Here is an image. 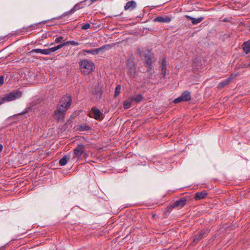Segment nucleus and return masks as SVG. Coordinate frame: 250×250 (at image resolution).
Instances as JSON below:
<instances>
[{
	"label": "nucleus",
	"instance_id": "8",
	"mask_svg": "<svg viewBox=\"0 0 250 250\" xmlns=\"http://www.w3.org/2000/svg\"><path fill=\"white\" fill-rule=\"evenodd\" d=\"M127 66L128 67V73L132 77H134L136 73V67L133 59L130 57L127 61Z\"/></svg>",
	"mask_w": 250,
	"mask_h": 250
},
{
	"label": "nucleus",
	"instance_id": "31",
	"mask_svg": "<svg viewBox=\"0 0 250 250\" xmlns=\"http://www.w3.org/2000/svg\"><path fill=\"white\" fill-rule=\"evenodd\" d=\"M175 208V207H174V205L173 203L171 204L170 205L168 206L167 208H166V211L165 212V214H167V213H169L170 212V211L174 208Z\"/></svg>",
	"mask_w": 250,
	"mask_h": 250
},
{
	"label": "nucleus",
	"instance_id": "26",
	"mask_svg": "<svg viewBox=\"0 0 250 250\" xmlns=\"http://www.w3.org/2000/svg\"><path fill=\"white\" fill-rule=\"evenodd\" d=\"M83 52L87 53L88 54H91L93 55H96L99 54L98 50L97 48L94 49H89V50H83Z\"/></svg>",
	"mask_w": 250,
	"mask_h": 250
},
{
	"label": "nucleus",
	"instance_id": "11",
	"mask_svg": "<svg viewBox=\"0 0 250 250\" xmlns=\"http://www.w3.org/2000/svg\"><path fill=\"white\" fill-rule=\"evenodd\" d=\"M208 234L207 231L201 230L198 233L195 235L193 239V242L197 243L200 241L204 237L206 236Z\"/></svg>",
	"mask_w": 250,
	"mask_h": 250
},
{
	"label": "nucleus",
	"instance_id": "7",
	"mask_svg": "<svg viewBox=\"0 0 250 250\" xmlns=\"http://www.w3.org/2000/svg\"><path fill=\"white\" fill-rule=\"evenodd\" d=\"M71 103L72 100L71 96L66 94L62 98L58 105H62V107L68 109L71 105Z\"/></svg>",
	"mask_w": 250,
	"mask_h": 250
},
{
	"label": "nucleus",
	"instance_id": "12",
	"mask_svg": "<svg viewBox=\"0 0 250 250\" xmlns=\"http://www.w3.org/2000/svg\"><path fill=\"white\" fill-rule=\"evenodd\" d=\"M171 18L168 16H157L154 19V21L161 23H169L171 21Z\"/></svg>",
	"mask_w": 250,
	"mask_h": 250
},
{
	"label": "nucleus",
	"instance_id": "40",
	"mask_svg": "<svg viewBox=\"0 0 250 250\" xmlns=\"http://www.w3.org/2000/svg\"><path fill=\"white\" fill-rule=\"evenodd\" d=\"M231 19L228 18H225L222 20L223 22H230Z\"/></svg>",
	"mask_w": 250,
	"mask_h": 250
},
{
	"label": "nucleus",
	"instance_id": "15",
	"mask_svg": "<svg viewBox=\"0 0 250 250\" xmlns=\"http://www.w3.org/2000/svg\"><path fill=\"white\" fill-rule=\"evenodd\" d=\"M234 76L231 75L230 77L225 80L224 81L220 82L218 85L219 89H222L227 85H228L234 78Z\"/></svg>",
	"mask_w": 250,
	"mask_h": 250
},
{
	"label": "nucleus",
	"instance_id": "9",
	"mask_svg": "<svg viewBox=\"0 0 250 250\" xmlns=\"http://www.w3.org/2000/svg\"><path fill=\"white\" fill-rule=\"evenodd\" d=\"M144 57L145 58V66L147 68H151L152 64V55L150 50L147 49V53L144 54Z\"/></svg>",
	"mask_w": 250,
	"mask_h": 250
},
{
	"label": "nucleus",
	"instance_id": "10",
	"mask_svg": "<svg viewBox=\"0 0 250 250\" xmlns=\"http://www.w3.org/2000/svg\"><path fill=\"white\" fill-rule=\"evenodd\" d=\"M187 200L185 197H182L173 203L174 207L179 208H182L187 203Z\"/></svg>",
	"mask_w": 250,
	"mask_h": 250
},
{
	"label": "nucleus",
	"instance_id": "13",
	"mask_svg": "<svg viewBox=\"0 0 250 250\" xmlns=\"http://www.w3.org/2000/svg\"><path fill=\"white\" fill-rule=\"evenodd\" d=\"M137 6V3L134 0H130L126 2L124 9L125 10H133Z\"/></svg>",
	"mask_w": 250,
	"mask_h": 250
},
{
	"label": "nucleus",
	"instance_id": "20",
	"mask_svg": "<svg viewBox=\"0 0 250 250\" xmlns=\"http://www.w3.org/2000/svg\"><path fill=\"white\" fill-rule=\"evenodd\" d=\"M30 53L31 54L33 53H41V54H44V55H48L49 52H48L47 49H32L30 52Z\"/></svg>",
	"mask_w": 250,
	"mask_h": 250
},
{
	"label": "nucleus",
	"instance_id": "3",
	"mask_svg": "<svg viewBox=\"0 0 250 250\" xmlns=\"http://www.w3.org/2000/svg\"><path fill=\"white\" fill-rule=\"evenodd\" d=\"M67 109V108L62 107V105L58 104L57 109L55 112V119L58 122L63 120Z\"/></svg>",
	"mask_w": 250,
	"mask_h": 250
},
{
	"label": "nucleus",
	"instance_id": "36",
	"mask_svg": "<svg viewBox=\"0 0 250 250\" xmlns=\"http://www.w3.org/2000/svg\"><path fill=\"white\" fill-rule=\"evenodd\" d=\"M6 102H7V100H6V97H5V95L3 97L0 98V105H1L3 103Z\"/></svg>",
	"mask_w": 250,
	"mask_h": 250
},
{
	"label": "nucleus",
	"instance_id": "39",
	"mask_svg": "<svg viewBox=\"0 0 250 250\" xmlns=\"http://www.w3.org/2000/svg\"><path fill=\"white\" fill-rule=\"evenodd\" d=\"M4 83V76H0V85H2Z\"/></svg>",
	"mask_w": 250,
	"mask_h": 250
},
{
	"label": "nucleus",
	"instance_id": "37",
	"mask_svg": "<svg viewBox=\"0 0 250 250\" xmlns=\"http://www.w3.org/2000/svg\"><path fill=\"white\" fill-rule=\"evenodd\" d=\"M136 53L139 55L140 56H142V51L140 48L137 47L136 49Z\"/></svg>",
	"mask_w": 250,
	"mask_h": 250
},
{
	"label": "nucleus",
	"instance_id": "16",
	"mask_svg": "<svg viewBox=\"0 0 250 250\" xmlns=\"http://www.w3.org/2000/svg\"><path fill=\"white\" fill-rule=\"evenodd\" d=\"M91 111L93 114V117L95 120H98L100 119V116L103 115L102 112H101L100 110L97 108L96 107H93L91 109Z\"/></svg>",
	"mask_w": 250,
	"mask_h": 250
},
{
	"label": "nucleus",
	"instance_id": "28",
	"mask_svg": "<svg viewBox=\"0 0 250 250\" xmlns=\"http://www.w3.org/2000/svg\"><path fill=\"white\" fill-rule=\"evenodd\" d=\"M90 129V127L86 125H81L79 127V130L80 131H87Z\"/></svg>",
	"mask_w": 250,
	"mask_h": 250
},
{
	"label": "nucleus",
	"instance_id": "38",
	"mask_svg": "<svg viewBox=\"0 0 250 250\" xmlns=\"http://www.w3.org/2000/svg\"><path fill=\"white\" fill-rule=\"evenodd\" d=\"M74 13L73 12H70V10L69 11H68L65 13H64L62 15V17H63V16H67V15H68L69 14H72Z\"/></svg>",
	"mask_w": 250,
	"mask_h": 250
},
{
	"label": "nucleus",
	"instance_id": "4",
	"mask_svg": "<svg viewBox=\"0 0 250 250\" xmlns=\"http://www.w3.org/2000/svg\"><path fill=\"white\" fill-rule=\"evenodd\" d=\"M22 92L19 90H16L10 92L8 94H5L7 102H10L19 99L22 96Z\"/></svg>",
	"mask_w": 250,
	"mask_h": 250
},
{
	"label": "nucleus",
	"instance_id": "24",
	"mask_svg": "<svg viewBox=\"0 0 250 250\" xmlns=\"http://www.w3.org/2000/svg\"><path fill=\"white\" fill-rule=\"evenodd\" d=\"M132 103V101L130 98L128 100L125 101L123 104L124 109H127L131 107Z\"/></svg>",
	"mask_w": 250,
	"mask_h": 250
},
{
	"label": "nucleus",
	"instance_id": "18",
	"mask_svg": "<svg viewBox=\"0 0 250 250\" xmlns=\"http://www.w3.org/2000/svg\"><path fill=\"white\" fill-rule=\"evenodd\" d=\"M161 74H162L163 78H164L166 75V70H167V62L165 58H163L161 65Z\"/></svg>",
	"mask_w": 250,
	"mask_h": 250
},
{
	"label": "nucleus",
	"instance_id": "17",
	"mask_svg": "<svg viewBox=\"0 0 250 250\" xmlns=\"http://www.w3.org/2000/svg\"><path fill=\"white\" fill-rule=\"evenodd\" d=\"M207 195L208 193L205 190L197 192L195 195V199L196 200L203 199L205 198Z\"/></svg>",
	"mask_w": 250,
	"mask_h": 250
},
{
	"label": "nucleus",
	"instance_id": "1",
	"mask_svg": "<svg viewBox=\"0 0 250 250\" xmlns=\"http://www.w3.org/2000/svg\"><path fill=\"white\" fill-rule=\"evenodd\" d=\"M94 63L86 59L83 60L79 62L81 72L84 75H88L92 72Z\"/></svg>",
	"mask_w": 250,
	"mask_h": 250
},
{
	"label": "nucleus",
	"instance_id": "22",
	"mask_svg": "<svg viewBox=\"0 0 250 250\" xmlns=\"http://www.w3.org/2000/svg\"><path fill=\"white\" fill-rule=\"evenodd\" d=\"M62 47H63V43H62L58 45L57 46H54V47H51L50 48H48L47 50L49 52L48 55L50 54L52 52H54L57 51V50L62 48Z\"/></svg>",
	"mask_w": 250,
	"mask_h": 250
},
{
	"label": "nucleus",
	"instance_id": "29",
	"mask_svg": "<svg viewBox=\"0 0 250 250\" xmlns=\"http://www.w3.org/2000/svg\"><path fill=\"white\" fill-rule=\"evenodd\" d=\"M121 89V86L120 84H118L116 86L115 93H114L115 97H117V96H118L119 95V94L121 92V91H120Z\"/></svg>",
	"mask_w": 250,
	"mask_h": 250
},
{
	"label": "nucleus",
	"instance_id": "32",
	"mask_svg": "<svg viewBox=\"0 0 250 250\" xmlns=\"http://www.w3.org/2000/svg\"><path fill=\"white\" fill-rule=\"evenodd\" d=\"M147 78L149 79L151 78L153 73H154V71L152 69V68H147Z\"/></svg>",
	"mask_w": 250,
	"mask_h": 250
},
{
	"label": "nucleus",
	"instance_id": "42",
	"mask_svg": "<svg viewBox=\"0 0 250 250\" xmlns=\"http://www.w3.org/2000/svg\"><path fill=\"white\" fill-rule=\"evenodd\" d=\"M3 148V146L1 144H0V152H1Z\"/></svg>",
	"mask_w": 250,
	"mask_h": 250
},
{
	"label": "nucleus",
	"instance_id": "43",
	"mask_svg": "<svg viewBox=\"0 0 250 250\" xmlns=\"http://www.w3.org/2000/svg\"><path fill=\"white\" fill-rule=\"evenodd\" d=\"M90 45H91V46H95V45L92 44V43H90Z\"/></svg>",
	"mask_w": 250,
	"mask_h": 250
},
{
	"label": "nucleus",
	"instance_id": "23",
	"mask_svg": "<svg viewBox=\"0 0 250 250\" xmlns=\"http://www.w3.org/2000/svg\"><path fill=\"white\" fill-rule=\"evenodd\" d=\"M88 0H84L83 1H82V2H81L76 5H74V6L71 9H70V12H73L74 13L75 11H76L77 10H79L82 8L83 7V6H80V5L83 3V2H85L87 1Z\"/></svg>",
	"mask_w": 250,
	"mask_h": 250
},
{
	"label": "nucleus",
	"instance_id": "34",
	"mask_svg": "<svg viewBox=\"0 0 250 250\" xmlns=\"http://www.w3.org/2000/svg\"><path fill=\"white\" fill-rule=\"evenodd\" d=\"M90 24L86 23L82 26L81 29L83 30L88 29L90 28Z\"/></svg>",
	"mask_w": 250,
	"mask_h": 250
},
{
	"label": "nucleus",
	"instance_id": "19",
	"mask_svg": "<svg viewBox=\"0 0 250 250\" xmlns=\"http://www.w3.org/2000/svg\"><path fill=\"white\" fill-rule=\"evenodd\" d=\"M242 47L246 54L250 53V40L244 42L242 45Z\"/></svg>",
	"mask_w": 250,
	"mask_h": 250
},
{
	"label": "nucleus",
	"instance_id": "25",
	"mask_svg": "<svg viewBox=\"0 0 250 250\" xmlns=\"http://www.w3.org/2000/svg\"><path fill=\"white\" fill-rule=\"evenodd\" d=\"M63 46L68 45L69 44L72 45L73 46H78L80 44V43L77 42H75L74 41H68L66 42H64L62 43Z\"/></svg>",
	"mask_w": 250,
	"mask_h": 250
},
{
	"label": "nucleus",
	"instance_id": "2",
	"mask_svg": "<svg viewBox=\"0 0 250 250\" xmlns=\"http://www.w3.org/2000/svg\"><path fill=\"white\" fill-rule=\"evenodd\" d=\"M74 156L73 157V159L76 158L77 160H79L81 158L82 156H84L86 153V148L85 146L83 144L78 145L74 149Z\"/></svg>",
	"mask_w": 250,
	"mask_h": 250
},
{
	"label": "nucleus",
	"instance_id": "33",
	"mask_svg": "<svg viewBox=\"0 0 250 250\" xmlns=\"http://www.w3.org/2000/svg\"><path fill=\"white\" fill-rule=\"evenodd\" d=\"M31 107L26 108L22 112L18 114L19 115H23L24 114L27 113L31 110Z\"/></svg>",
	"mask_w": 250,
	"mask_h": 250
},
{
	"label": "nucleus",
	"instance_id": "41",
	"mask_svg": "<svg viewBox=\"0 0 250 250\" xmlns=\"http://www.w3.org/2000/svg\"><path fill=\"white\" fill-rule=\"evenodd\" d=\"M97 0H90L91 2H90L89 4H88V5H91L92 3H93L95 2H96V1H97Z\"/></svg>",
	"mask_w": 250,
	"mask_h": 250
},
{
	"label": "nucleus",
	"instance_id": "27",
	"mask_svg": "<svg viewBox=\"0 0 250 250\" xmlns=\"http://www.w3.org/2000/svg\"><path fill=\"white\" fill-rule=\"evenodd\" d=\"M67 157L66 156H64L62 159L60 160L59 164L61 166H65L67 162Z\"/></svg>",
	"mask_w": 250,
	"mask_h": 250
},
{
	"label": "nucleus",
	"instance_id": "5",
	"mask_svg": "<svg viewBox=\"0 0 250 250\" xmlns=\"http://www.w3.org/2000/svg\"><path fill=\"white\" fill-rule=\"evenodd\" d=\"M191 100V94L188 91H184L180 96L174 100L175 104H178L182 102H188Z\"/></svg>",
	"mask_w": 250,
	"mask_h": 250
},
{
	"label": "nucleus",
	"instance_id": "14",
	"mask_svg": "<svg viewBox=\"0 0 250 250\" xmlns=\"http://www.w3.org/2000/svg\"><path fill=\"white\" fill-rule=\"evenodd\" d=\"M185 17L187 18V19L190 20L191 21V23L194 25L197 24L204 20V17H200L198 18H194L187 15L185 16Z\"/></svg>",
	"mask_w": 250,
	"mask_h": 250
},
{
	"label": "nucleus",
	"instance_id": "35",
	"mask_svg": "<svg viewBox=\"0 0 250 250\" xmlns=\"http://www.w3.org/2000/svg\"><path fill=\"white\" fill-rule=\"evenodd\" d=\"M63 37L62 36H59V37L56 38L55 42H61L63 40Z\"/></svg>",
	"mask_w": 250,
	"mask_h": 250
},
{
	"label": "nucleus",
	"instance_id": "44",
	"mask_svg": "<svg viewBox=\"0 0 250 250\" xmlns=\"http://www.w3.org/2000/svg\"><path fill=\"white\" fill-rule=\"evenodd\" d=\"M33 25H30L29 27H33Z\"/></svg>",
	"mask_w": 250,
	"mask_h": 250
},
{
	"label": "nucleus",
	"instance_id": "6",
	"mask_svg": "<svg viewBox=\"0 0 250 250\" xmlns=\"http://www.w3.org/2000/svg\"><path fill=\"white\" fill-rule=\"evenodd\" d=\"M92 93L95 96V100L96 101H100L103 93L102 86L99 83L96 84L93 89Z\"/></svg>",
	"mask_w": 250,
	"mask_h": 250
},
{
	"label": "nucleus",
	"instance_id": "21",
	"mask_svg": "<svg viewBox=\"0 0 250 250\" xmlns=\"http://www.w3.org/2000/svg\"><path fill=\"white\" fill-rule=\"evenodd\" d=\"M132 102H135L136 103H140L144 99L143 96L141 94H138L130 97Z\"/></svg>",
	"mask_w": 250,
	"mask_h": 250
},
{
	"label": "nucleus",
	"instance_id": "30",
	"mask_svg": "<svg viewBox=\"0 0 250 250\" xmlns=\"http://www.w3.org/2000/svg\"><path fill=\"white\" fill-rule=\"evenodd\" d=\"M111 47V45L110 44H106L102 46V47L97 48V50H98V52L99 53L100 51H103L104 49H109Z\"/></svg>",
	"mask_w": 250,
	"mask_h": 250
}]
</instances>
